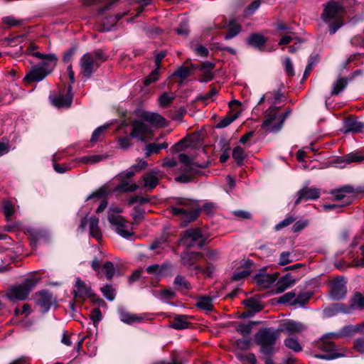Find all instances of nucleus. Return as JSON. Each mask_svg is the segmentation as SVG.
Instances as JSON below:
<instances>
[{
  "mask_svg": "<svg viewBox=\"0 0 364 364\" xmlns=\"http://www.w3.org/2000/svg\"><path fill=\"white\" fill-rule=\"evenodd\" d=\"M33 46H31L28 53L39 58L43 61L33 66L24 77L26 82H39L43 80L49 73L52 72L57 63V57L55 54H42L40 52H31V49H34Z\"/></svg>",
  "mask_w": 364,
  "mask_h": 364,
  "instance_id": "f257e3e1",
  "label": "nucleus"
},
{
  "mask_svg": "<svg viewBox=\"0 0 364 364\" xmlns=\"http://www.w3.org/2000/svg\"><path fill=\"white\" fill-rule=\"evenodd\" d=\"M343 7L337 2L332 1L323 5L321 18L328 25L330 34H335L343 25Z\"/></svg>",
  "mask_w": 364,
  "mask_h": 364,
  "instance_id": "f03ea898",
  "label": "nucleus"
},
{
  "mask_svg": "<svg viewBox=\"0 0 364 364\" xmlns=\"http://www.w3.org/2000/svg\"><path fill=\"white\" fill-rule=\"evenodd\" d=\"M198 205L196 200L189 198H179L175 200V205L171 207L173 215H180L184 219L186 225L194 220L198 215Z\"/></svg>",
  "mask_w": 364,
  "mask_h": 364,
  "instance_id": "7ed1b4c3",
  "label": "nucleus"
},
{
  "mask_svg": "<svg viewBox=\"0 0 364 364\" xmlns=\"http://www.w3.org/2000/svg\"><path fill=\"white\" fill-rule=\"evenodd\" d=\"M107 60V56L101 50H96L84 54L79 62L80 74L83 77L90 78L100 65Z\"/></svg>",
  "mask_w": 364,
  "mask_h": 364,
  "instance_id": "20e7f679",
  "label": "nucleus"
},
{
  "mask_svg": "<svg viewBox=\"0 0 364 364\" xmlns=\"http://www.w3.org/2000/svg\"><path fill=\"white\" fill-rule=\"evenodd\" d=\"M122 212V210L120 208H109L108 221L120 236L128 239L134 235L133 225L119 215Z\"/></svg>",
  "mask_w": 364,
  "mask_h": 364,
  "instance_id": "39448f33",
  "label": "nucleus"
},
{
  "mask_svg": "<svg viewBox=\"0 0 364 364\" xmlns=\"http://www.w3.org/2000/svg\"><path fill=\"white\" fill-rule=\"evenodd\" d=\"M40 280L39 277L31 275L21 284L11 287L6 293V296L11 301L24 300Z\"/></svg>",
  "mask_w": 364,
  "mask_h": 364,
  "instance_id": "423d86ee",
  "label": "nucleus"
},
{
  "mask_svg": "<svg viewBox=\"0 0 364 364\" xmlns=\"http://www.w3.org/2000/svg\"><path fill=\"white\" fill-rule=\"evenodd\" d=\"M278 331L271 328L259 330L255 335V341L261 347V351L265 355H270L274 351V344L279 338Z\"/></svg>",
  "mask_w": 364,
  "mask_h": 364,
  "instance_id": "0eeeda50",
  "label": "nucleus"
},
{
  "mask_svg": "<svg viewBox=\"0 0 364 364\" xmlns=\"http://www.w3.org/2000/svg\"><path fill=\"white\" fill-rule=\"evenodd\" d=\"M277 107L271 106L264 113V121L262 124V129L267 132H277L283 125L287 113L279 115Z\"/></svg>",
  "mask_w": 364,
  "mask_h": 364,
  "instance_id": "6e6552de",
  "label": "nucleus"
},
{
  "mask_svg": "<svg viewBox=\"0 0 364 364\" xmlns=\"http://www.w3.org/2000/svg\"><path fill=\"white\" fill-rule=\"evenodd\" d=\"M331 338L335 337L331 336L330 333H326L321 337L320 341L316 342V347L326 353L316 354L315 358L323 360H333L345 356V354L338 353L334 343L328 340Z\"/></svg>",
  "mask_w": 364,
  "mask_h": 364,
  "instance_id": "1a4fd4ad",
  "label": "nucleus"
},
{
  "mask_svg": "<svg viewBox=\"0 0 364 364\" xmlns=\"http://www.w3.org/2000/svg\"><path fill=\"white\" fill-rule=\"evenodd\" d=\"M181 242L186 247L202 246L203 235L199 228H191L184 231Z\"/></svg>",
  "mask_w": 364,
  "mask_h": 364,
  "instance_id": "9d476101",
  "label": "nucleus"
},
{
  "mask_svg": "<svg viewBox=\"0 0 364 364\" xmlns=\"http://www.w3.org/2000/svg\"><path fill=\"white\" fill-rule=\"evenodd\" d=\"M132 127L130 136L140 141H145L152 133L151 127L141 121H134L132 123Z\"/></svg>",
  "mask_w": 364,
  "mask_h": 364,
  "instance_id": "9b49d317",
  "label": "nucleus"
},
{
  "mask_svg": "<svg viewBox=\"0 0 364 364\" xmlns=\"http://www.w3.org/2000/svg\"><path fill=\"white\" fill-rule=\"evenodd\" d=\"M331 196L333 200L337 201L339 204H345L348 205L353 201V194L354 188L350 186H345L331 191Z\"/></svg>",
  "mask_w": 364,
  "mask_h": 364,
  "instance_id": "f8f14e48",
  "label": "nucleus"
},
{
  "mask_svg": "<svg viewBox=\"0 0 364 364\" xmlns=\"http://www.w3.org/2000/svg\"><path fill=\"white\" fill-rule=\"evenodd\" d=\"M161 177L162 173L158 169L147 171L141 178L142 188L148 191H152L159 184Z\"/></svg>",
  "mask_w": 364,
  "mask_h": 364,
  "instance_id": "ddd939ff",
  "label": "nucleus"
},
{
  "mask_svg": "<svg viewBox=\"0 0 364 364\" xmlns=\"http://www.w3.org/2000/svg\"><path fill=\"white\" fill-rule=\"evenodd\" d=\"M72 90V85H68L65 94L59 93L50 97L52 105L58 108L69 107L73 101Z\"/></svg>",
  "mask_w": 364,
  "mask_h": 364,
  "instance_id": "4468645a",
  "label": "nucleus"
},
{
  "mask_svg": "<svg viewBox=\"0 0 364 364\" xmlns=\"http://www.w3.org/2000/svg\"><path fill=\"white\" fill-rule=\"evenodd\" d=\"M35 302L43 312L49 311L50 306L54 303V299L48 291H41L35 295Z\"/></svg>",
  "mask_w": 364,
  "mask_h": 364,
  "instance_id": "2eb2a0df",
  "label": "nucleus"
},
{
  "mask_svg": "<svg viewBox=\"0 0 364 364\" xmlns=\"http://www.w3.org/2000/svg\"><path fill=\"white\" fill-rule=\"evenodd\" d=\"M346 282L343 278H336L331 282V296L335 300H340L345 297L347 288Z\"/></svg>",
  "mask_w": 364,
  "mask_h": 364,
  "instance_id": "dca6fc26",
  "label": "nucleus"
},
{
  "mask_svg": "<svg viewBox=\"0 0 364 364\" xmlns=\"http://www.w3.org/2000/svg\"><path fill=\"white\" fill-rule=\"evenodd\" d=\"M75 288L73 294L75 299H82L85 296L91 297L93 295L91 287L80 278L76 279Z\"/></svg>",
  "mask_w": 364,
  "mask_h": 364,
  "instance_id": "f3484780",
  "label": "nucleus"
},
{
  "mask_svg": "<svg viewBox=\"0 0 364 364\" xmlns=\"http://www.w3.org/2000/svg\"><path fill=\"white\" fill-rule=\"evenodd\" d=\"M201 254L196 252H186L181 255V262L183 265L188 269L193 268L198 271H201V267L194 266L195 264L200 259Z\"/></svg>",
  "mask_w": 364,
  "mask_h": 364,
  "instance_id": "a211bd4d",
  "label": "nucleus"
},
{
  "mask_svg": "<svg viewBox=\"0 0 364 364\" xmlns=\"http://www.w3.org/2000/svg\"><path fill=\"white\" fill-rule=\"evenodd\" d=\"M298 198L294 205H298L301 200H315L320 197V190L316 188H304L298 191Z\"/></svg>",
  "mask_w": 364,
  "mask_h": 364,
  "instance_id": "6ab92c4d",
  "label": "nucleus"
},
{
  "mask_svg": "<svg viewBox=\"0 0 364 364\" xmlns=\"http://www.w3.org/2000/svg\"><path fill=\"white\" fill-rule=\"evenodd\" d=\"M142 119L156 127H164L166 122L164 117L156 112H144Z\"/></svg>",
  "mask_w": 364,
  "mask_h": 364,
  "instance_id": "aec40b11",
  "label": "nucleus"
},
{
  "mask_svg": "<svg viewBox=\"0 0 364 364\" xmlns=\"http://www.w3.org/2000/svg\"><path fill=\"white\" fill-rule=\"evenodd\" d=\"M120 321L124 323L131 325L135 323H140L143 320V316L139 314L130 313L122 307L117 309Z\"/></svg>",
  "mask_w": 364,
  "mask_h": 364,
  "instance_id": "412c9836",
  "label": "nucleus"
},
{
  "mask_svg": "<svg viewBox=\"0 0 364 364\" xmlns=\"http://www.w3.org/2000/svg\"><path fill=\"white\" fill-rule=\"evenodd\" d=\"M82 4L85 6L92 7L95 15H101L111 9L113 2L102 5V0H82Z\"/></svg>",
  "mask_w": 364,
  "mask_h": 364,
  "instance_id": "4be33fe9",
  "label": "nucleus"
},
{
  "mask_svg": "<svg viewBox=\"0 0 364 364\" xmlns=\"http://www.w3.org/2000/svg\"><path fill=\"white\" fill-rule=\"evenodd\" d=\"M227 27H229V29L228 33L225 36V40H230L235 37L241 31V26L239 24L235 23L233 21H230L228 23H223L215 24V28L218 29L225 28Z\"/></svg>",
  "mask_w": 364,
  "mask_h": 364,
  "instance_id": "5701e85b",
  "label": "nucleus"
},
{
  "mask_svg": "<svg viewBox=\"0 0 364 364\" xmlns=\"http://www.w3.org/2000/svg\"><path fill=\"white\" fill-rule=\"evenodd\" d=\"M305 329L306 327L301 323L288 320L282 323L280 331H284L289 335H291L296 333H301Z\"/></svg>",
  "mask_w": 364,
  "mask_h": 364,
  "instance_id": "b1692460",
  "label": "nucleus"
},
{
  "mask_svg": "<svg viewBox=\"0 0 364 364\" xmlns=\"http://www.w3.org/2000/svg\"><path fill=\"white\" fill-rule=\"evenodd\" d=\"M364 324H360L358 326H346L341 328L338 333H330L331 336L335 338H341L343 336H350L354 335L357 332L364 333Z\"/></svg>",
  "mask_w": 364,
  "mask_h": 364,
  "instance_id": "393cba45",
  "label": "nucleus"
},
{
  "mask_svg": "<svg viewBox=\"0 0 364 364\" xmlns=\"http://www.w3.org/2000/svg\"><path fill=\"white\" fill-rule=\"evenodd\" d=\"M277 274H259L254 277L255 282L259 287L268 288L277 280Z\"/></svg>",
  "mask_w": 364,
  "mask_h": 364,
  "instance_id": "a878e982",
  "label": "nucleus"
},
{
  "mask_svg": "<svg viewBox=\"0 0 364 364\" xmlns=\"http://www.w3.org/2000/svg\"><path fill=\"white\" fill-rule=\"evenodd\" d=\"M364 129V123L358 122L353 118H347L343 123V132H361Z\"/></svg>",
  "mask_w": 364,
  "mask_h": 364,
  "instance_id": "bb28decb",
  "label": "nucleus"
},
{
  "mask_svg": "<svg viewBox=\"0 0 364 364\" xmlns=\"http://www.w3.org/2000/svg\"><path fill=\"white\" fill-rule=\"evenodd\" d=\"M295 282L296 280L291 277L290 274H286L277 282L276 292H284L287 288L294 285Z\"/></svg>",
  "mask_w": 364,
  "mask_h": 364,
  "instance_id": "cd10ccee",
  "label": "nucleus"
},
{
  "mask_svg": "<svg viewBox=\"0 0 364 364\" xmlns=\"http://www.w3.org/2000/svg\"><path fill=\"white\" fill-rule=\"evenodd\" d=\"M106 194H107L106 190L104 188H100V190L97 191L96 192L88 196L86 198L87 200L93 199V198H96L97 200H102V201L100 202V204L99 205L98 208L96 210V212L97 213L102 212L107 206V202L105 200H104V197Z\"/></svg>",
  "mask_w": 364,
  "mask_h": 364,
  "instance_id": "c85d7f7f",
  "label": "nucleus"
},
{
  "mask_svg": "<svg viewBox=\"0 0 364 364\" xmlns=\"http://www.w3.org/2000/svg\"><path fill=\"white\" fill-rule=\"evenodd\" d=\"M89 230L91 237L97 240H100L102 237L101 230L99 228V218L92 216L89 220Z\"/></svg>",
  "mask_w": 364,
  "mask_h": 364,
  "instance_id": "c756f323",
  "label": "nucleus"
},
{
  "mask_svg": "<svg viewBox=\"0 0 364 364\" xmlns=\"http://www.w3.org/2000/svg\"><path fill=\"white\" fill-rule=\"evenodd\" d=\"M121 182L114 188L115 193H128L134 192L139 188V186L135 183H130L128 181L120 179Z\"/></svg>",
  "mask_w": 364,
  "mask_h": 364,
  "instance_id": "7c9ffc66",
  "label": "nucleus"
},
{
  "mask_svg": "<svg viewBox=\"0 0 364 364\" xmlns=\"http://www.w3.org/2000/svg\"><path fill=\"white\" fill-rule=\"evenodd\" d=\"M168 146V143L163 142L161 144L150 143L147 144L144 149L145 156H150L151 154H156L159 153L161 149H167Z\"/></svg>",
  "mask_w": 364,
  "mask_h": 364,
  "instance_id": "2f4dec72",
  "label": "nucleus"
},
{
  "mask_svg": "<svg viewBox=\"0 0 364 364\" xmlns=\"http://www.w3.org/2000/svg\"><path fill=\"white\" fill-rule=\"evenodd\" d=\"M108 158L107 154H94L80 157L77 159L79 162L86 164H95Z\"/></svg>",
  "mask_w": 364,
  "mask_h": 364,
  "instance_id": "473e14b6",
  "label": "nucleus"
},
{
  "mask_svg": "<svg viewBox=\"0 0 364 364\" xmlns=\"http://www.w3.org/2000/svg\"><path fill=\"white\" fill-rule=\"evenodd\" d=\"M189 322L188 321L187 316L184 315H178L173 318L170 327L174 329L181 330L187 328Z\"/></svg>",
  "mask_w": 364,
  "mask_h": 364,
  "instance_id": "72a5a7b5",
  "label": "nucleus"
},
{
  "mask_svg": "<svg viewBox=\"0 0 364 364\" xmlns=\"http://www.w3.org/2000/svg\"><path fill=\"white\" fill-rule=\"evenodd\" d=\"M196 306L204 311H211L213 309V298L208 296H200L196 301Z\"/></svg>",
  "mask_w": 364,
  "mask_h": 364,
  "instance_id": "f704fd0d",
  "label": "nucleus"
},
{
  "mask_svg": "<svg viewBox=\"0 0 364 364\" xmlns=\"http://www.w3.org/2000/svg\"><path fill=\"white\" fill-rule=\"evenodd\" d=\"M343 161L350 164L353 162H361L364 161V153L360 151H355L343 156Z\"/></svg>",
  "mask_w": 364,
  "mask_h": 364,
  "instance_id": "c9c22d12",
  "label": "nucleus"
},
{
  "mask_svg": "<svg viewBox=\"0 0 364 364\" xmlns=\"http://www.w3.org/2000/svg\"><path fill=\"white\" fill-rule=\"evenodd\" d=\"M123 15L117 14L115 16H111L109 19L105 20L101 26L100 31L105 32L112 30L117 22L122 17Z\"/></svg>",
  "mask_w": 364,
  "mask_h": 364,
  "instance_id": "e433bc0d",
  "label": "nucleus"
},
{
  "mask_svg": "<svg viewBox=\"0 0 364 364\" xmlns=\"http://www.w3.org/2000/svg\"><path fill=\"white\" fill-rule=\"evenodd\" d=\"M350 307L353 309H363L364 296L360 293H355L350 301Z\"/></svg>",
  "mask_w": 364,
  "mask_h": 364,
  "instance_id": "4c0bfd02",
  "label": "nucleus"
},
{
  "mask_svg": "<svg viewBox=\"0 0 364 364\" xmlns=\"http://www.w3.org/2000/svg\"><path fill=\"white\" fill-rule=\"evenodd\" d=\"M266 40L262 35L260 34H252L248 39L247 43L249 45L260 48L265 43Z\"/></svg>",
  "mask_w": 364,
  "mask_h": 364,
  "instance_id": "58836bf2",
  "label": "nucleus"
},
{
  "mask_svg": "<svg viewBox=\"0 0 364 364\" xmlns=\"http://www.w3.org/2000/svg\"><path fill=\"white\" fill-rule=\"evenodd\" d=\"M284 346L294 352H300L302 346L299 341L294 337H288L284 341Z\"/></svg>",
  "mask_w": 364,
  "mask_h": 364,
  "instance_id": "ea45409f",
  "label": "nucleus"
},
{
  "mask_svg": "<svg viewBox=\"0 0 364 364\" xmlns=\"http://www.w3.org/2000/svg\"><path fill=\"white\" fill-rule=\"evenodd\" d=\"M175 94L173 92H164L159 98V104L162 107H167L175 99Z\"/></svg>",
  "mask_w": 364,
  "mask_h": 364,
  "instance_id": "a19ab883",
  "label": "nucleus"
},
{
  "mask_svg": "<svg viewBox=\"0 0 364 364\" xmlns=\"http://www.w3.org/2000/svg\"><path fill=\"white\" fill-rule=\"evenodd\" d=\"M296 260V256L291 252H282L279 255V264L284 266Z\"/></svg>",
  "mask_w": 364,
  "mask_h": 364,
  "instance_id": "79ce46f5",
  "label": "nucleus"
},
{
  "mask_svg": "<svg viewBox=\"0 0 364 364\" xmlns=\"http://www.w3.org/2000/svg\"><path fill=\"white\" fill-rule=\"evenodd\" d=\"M232 158L236 161L238 165H242L246 154L242 147L240 146H235L232 150Z\"/></svg>",
  "mask_w": 364,
  "mask_h": 364,
  "instance_id": "37998d69",
  "label": "nucleus"
},
{
  "mask_svg": "<svg viewBox=\"0 0 364 364\" xmlns=\"http://www.w3.org/2000/svg\"><path fill=\"white\" fill-rule=\"evenodd\" d=\"M311 293L310 292H300L298 296L291 302V306L299 304L304 306L311 298Z\"/></svg>",
  "mask_w": 364,
  "mask_h": 364,
  "instance_id": "c03bdc74",
  "label": "nucleus"
},
{
  "mask_svg": "<svg viewBox=\"0 0 364 364\" xmlns=\"http://www.w3.org/2000/svg\"><path fill=\"white\" fill-rule=\"evenodd\" d=\"M179 161L183 164L184 171L192 170L196 166V164L192 161V159L184 154H181L178 156Z\"/></svg>",
  "mask_w": 364,
  "mask_h": 364,
  "instance_id": "a18cd8bd",
  "label": "nucleus"
},
{
  "mask_svg": "<svg viewBox=\"0 0 364 364\" xmlns=\"http://www.w3.org/2000/svg\"><path fill=\"white\" fill-rule=\"evenodd\" d=\"M347 85V82L343 78L338 79L333 84L331 94L332 95H338L341 92Z\"/></svg>",
  "mask_w": 364,
  "mask_h": 364,
  "instance_id": "49530a36",
  "label": "nucleus"
},
{
  "mask_svg": "<svg viewBox=\"0 0 364 364\" xmlns=\"http://www.w3.org/2000/svg\"><path fill=\"white\" fill-rule=\"evenodd\" d=\"M103 269L107 279L109 280L112 279L116 273V268L111 262H106L103 264Z\"/></svg>",
  "mask_w": 364,
  "mask_h": 364,
  "instance_id": "de8ad7c7",
  "label": "nucleus"
},
{
  "mask_svg": "<svg viewBox=\"0 0 364 364\" xmlns=\"http://www.w3.org/2000/svg\"><path fill=\"white\" fill-rule=\"evenodd\" d=\"M338 311H341L343 313H348V311L346 309L343 308L342 305L338 304L333 305L332 309H326L323 310V313H324L325 316L327 317L332 316H333L334 312H338Z\"/></svg>",
  "mask_w": 364,
  "mask_h": 364,
  "instance_id": "09e8293b",
  "label": "nucleus"
},
{
  "mask_svg": "<svg viewBox=\"0 0 364 364\" xmlns=\"http://www.w3.org/2000/svg\"><path fill=\"white\" fill-rule=\"evenodd\" d=\"M237 118V114L228 115L221 119L216 125V128L223 129L230 125Z\"/></svg>",
  "mask_w": 364,
  "mask_h": 364,
  "instance_id": "8fccbe9b",
  "label": "nucleus"
},
{
  "mask_svg": "<svg viewBox=\"0 0 364 364\" xmlns=\"http://www.w3.org/2000/svg\"><path fill=\"white\" fill-rule=\"evenodd\" d=\"M174 284L181 289H189L191 288V285L188 281L181 275H177L175 277Z\"/></svg>",
  "mask_w": 364,
  "mask_h": 364,
  "instance_id": "3c124183",
  "label": "nucleus"
},
{
  "mask_svg": "<svg viewBox=\"0 0 364 364\" xmlns=\"http://www.w3.org/2000/svg\"><path fill=\"white\" fill-rule=\"evenodd\" d=\"M3 210L6 215V220H9L10 219V217L14 213V205L10 200H6L3 202Z\"/></svg>",
  "mask_w": 364,
  "mask_h": 364,
  "instance_id": "603ef678",
  "label": "nucleus"
},
{
  "mask_svg": "<svg viewBox=\"0 0 364 364\" xmlns=\"http://www.w3.org/2000/svg\"><path fill=\"white\" fill-rule=\"evenodd\" d=\"M165 267L159 266V264L150 265L146 268V272L150 274L156 275V277H161Z\"/></svg>",
  "mask_w": 364,
  "mask_h": 364,
  "instance_id": "864d4df0",
  "label": "nucleus"
},
{
  "mask_svg": "<svg viewBox=\"0 0 364 364\" xmlns=\"http://www.w3.org/2000/svg\"><path fill=\"white\" fill-rule=\"evenodd\" d=\"M154 295L161 299H168L173 298L175 295V293L173 290L171 289H163L155 291Z\"/></svg>",
  "mask_w": 364,
  "mask_h": 364,
  "instance_id": "5fc2aeb1",
  "label": "nucleus"
},
{
  "mask_svg": "<svg viewBox=\"0 0 364 364\" xmlns=\"http://www.w3.org/2000/svg\"><path fill=\"white\" fill-rule=\"evenodd\" d=\"M296 298V293L294 291H289L278 298L277 302L279 304H287L289 303L291 306V302Z\"/></svg>",
  "mask_w": 364,
  "mask_h": 364,
  "instance_id": "6e6d98bb",
  "label": "nucleus"
},
{
  "mask_svg": "<svg viewBox=\"0 0 364 364\" xmlns=\"http://www.w3.org/2000/svg\"><path fill=\"white\" fill-rule=\"evenodd\" d=\"M260 5H261L260 0H254L245 9V10L244 11L245 15L247 16L252 15L259 9Z\"/></svg>",
  "mask_w": 364,
  "mask_h": 364,
  "instance_id": "4d7b16f0",
  "label": "nucleus"
},
{
  "mask_svg": "<svg viewBox=\"0 0 364 364\" xmlns=\"http://www.w3.org/2000/svg\"><path fill=\"white\" fill-rule=\"evenodd\" d=\"M296 218L294 216L289 215L287 216L285 219L280 221L278 224L275 225V230L279 231L284 228H286L291 224H292L295 221Z\"/></svg>",
  "mask_w": 364,
  "mask_h": 364,
  "instance_id": "13d9d810",
  "label": "nucleus"
},
{
  "mask_svg": "<svg viewBox=\"0 0 364 364\" xmlns=\"http://www.w3.org/2000/svg\"><path fill=\"white\" fill-rule=\"evenodd\" d=\"M101 291L103 296L109 301H113L114 299L115 294L111 285L107 284L104 287H102Z\"/></svg>",
  "mask_w": 364,
  "mask_h": 364,
  "instance_id": "bf43d9fd",
  "label": "nucleus"
},
{
  "mask_svg": "<svg viewBox=\"0 0 364 364\" xmlns=\"http://www.w3.org/2000/svg\"><path fill=\"white\" fill-rule=\"evenodd\" d=\"M250 273H251V270L250 269V267H247L244 269H242V270L238 269L233 274L232 279L235 280V281L240 280L243 278H245L248 275H250Z\"/></svg>",
  "mask_w": 364,
  "mask_h": 364,
  "instance_id": "052dcab7",
  "label": "nucleus"
},
{
  "mask_svg": "<svg viewBox=\"0 0 364 364\" xmlns=\"http://www.w3.org/2000/svg\"><path fill=\"white\" fill-rule=\"evenodd\" d=\"M107 127V125H102L97 128L92 133L91 142L98 141L100 140V136L106 131Z\"/></svg>",
  "mask_w": 364,
  "mask_h": 364,
  "instance_id": "680f3d73",
  "label": "nucleus"
},
{
  "mask_svg": "<svg viewBox=\"0 0 364 364\" xmlns=\"http://www.w3.org/2000/svg\"><path fill=\"white\" fill-rule=\"evenodd\" d=\"M190 73L191 69L188 67L181 66L176 70L173 75L181 79H185L189 76Z\"/></svg>",
  "mask_w": 364,
  "mask_h": 364,
  "instance_id": "e2e57ef3",
  "label": "nucleus"
},
{
  "mask_svg": "<svg viewBox=\"0 0 364 364\" xmlns=\"http://www.w3.org/2000/svg\"><path fill=\"white\" fill-rule=\"evenodd\" d=\"M159 68H156L144 80L145 85H149L151 83L156 82L159 78Z\"/></svg>",
  "mask_w": 364,
  "mask_h": 364,
  "instance_id": "0e129e2a",
  "label": "nucleus"
},
{
  "mask_svg": "<svg viewBox=\"0 0 364 364\" xmlns=\"http://www.w3.org/2000/svg\"><path fill=\"white\" fill-rule=\"evenodd\" d=\"M283 65H284V70L287 75H289V76L294 75V70L293 64L289 58H287L284 59V60L283 62Z\"/></svg>",
  "mask_w": 364,
  "mask_h": 364,
  "instance_id": "69168bd1",
  "label": "nucleus"
},
{
  "mask_svg": "<svg viewBox=\"0 0 364 364\" xmlns=\"http://www.w3.org/2000/svg\"><path fill=\"white\" fill-rule=\"evenodd\" d=\"M176 33L180 36H186L188 34V23L187 21H183L180 23L179 26L176 29Z\"/></svg>",
  "mask_w": 364,
  "mask_h": 364,
  "instance_id": "338daca9",
  "label": "nucleus"
},
{
  "mask_svg": "<svg viewBox=\"0 0 364 364\" xmlns=\"http://www.w3.org/2000/svg\"><path fill=\"white\" fill-rule=\"evenodd\" d=\"M309 223L308 220H299L296 221L292 226L294 232H297L304 229Z\"/></svg>",
  "mask_w": 364,
  "mask_h": 364,
  "instance_id": "774afa93",
  "label": "nucleus"
}]
</instances>
